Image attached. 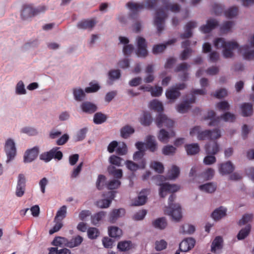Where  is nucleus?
<instances>
[{
	"label": "nucleus",
	"mask_w": 254,
	"mask_h": 254,
	"mask_svg": "<svg viewBox=\"0 0 254 254\" xmlns=\"http://www.w3.org/2000/svg\"><path fill=\"white\" fill-rule=\"evenodd\" d=\"M155 122L159 128L165 127L169 129L172 128L174 125V122L172 120L162 113H159L156 116Z\"/></svg>",
	"instance_id": "0eeeda50"
},
{
	"label": "nucleus",
	"mask_w": 254,
	"mask_h": 254,
	"mask_svg": "<svg viewBox=\"0 0 254 254\" xmlns=\"http://www.w3.org/2000/svg\"><path fill=\"white\" fill-rule=\"evenodd\" d=\"M185 148L187 154L190 155H195L200 151L199 146L197 143L186 144Z\"/></svg>",
	"instance_id": "cd10ccee"
},
{
	"label": "nucleus",
	"mask_w": 254,
	"mask_h": 254,
	"mask_svg": "<svg viewBox=\"0 0 254 254\" xmlns=\"http://www.w3.org/2000/svg\"><path fill=\"white\" fill-rule=\"evenodd\" d=\"M234 169V166L230 161L221 164L219 167V172L222 175L231 174Z\"/></svg>",
	"instance_id": "412c9836"
},
{
	"label": "nucleus",
	"mask_w": 254,
	"mask_h": 254,
	"mask_svg": "<svg viewBox=\"0 0 254 254\" xmlns=\"http://www.w3.org/2000/svg\"><path fill=\"white\" fill-rule=\"evenodd\" d=\"M167 17V15L162 8L157 10L154 23L159 33H161L164 30V21Z\"/></svg>",
	"instance_id": "39448f33"
},
{
	"label": "nucleus",
	"mask_w": 254,
	"mask_h": 254,
	"mask_svg": "<svg viewBox=\"0 0 254 254\" xmlns=\"http://www.w3.org/2000/svg\"><path fill=\"white\" fill-rule=\"evenodd\" d=\"M251 226L250 224L246 225L244 228L241 229L237 235L238 240L245 239L251 232Z\"/></svg>",
	"instance_id": "4c0bfd02"
},
{
	"label": "nucleus",
	"mask_w": 254,
	"mask_h": 254,
	"mask_svg": "<svg viewBox=\"0 0 254 254\" xmlns=\"http://www.w3.org/2000/svg\"><path fill=\"white\" fill-rule=\"evenodd\" d=\"M121 184V182L118 179H113L110 180L107 184V187L109 190H114L118 189Z\"/></svg>",
	"instance_id": "4d7b16f0"
},
{
	"label": "nucleus",
	"mask_w": 254,
	"mask_h": 254,
	"mask_svg": "<svg viewBox=\"0 0 254 254\" xmlns=\"http://www.w3.org/2000/svg\"><path fill=\"white\" fill-rule=\"evenodd\" d=\"M145 147L151 152H155L157 149V143L154 136L149 135L145 140Z\"/></svg>",
	"instance_id": "aec40b11"
},
{
	"label": "nucleus",
	"mask_w": 254,
	"mask_h": 254,
	"mask_svg": "<svg viewBox=\"0 0 254 254\" xmlns=\"http://www.w3.org/2000/svg\"><path fill=\"white\" fill-rule=\"evenodd\" d=\"M163 3L166 9H170L172 12H178L180 11V6L178 4H169L166 1V0H163Z\"/></svg>",
	"instance_id": "5fc2aeb1"
},
{
	"label": "nucleus",
	"mask_w": 254,
	"mask_h": 254,
	"mask_svg": "<svg viewBox=\"0 0 254 254\" xmlns=\"http://www.w3.org/2000/svg\"><path fill=\"white\" fill-rule=\"evenodd\" d=\"M180 173L179 168L176 165H173L168 171L167 177L170 180L175 179L179 176Z\"/></svg>",
	"instance_id": "37998d69"
},
{
	"label": "nucleus",
	"mask_w": 254,
	"mask_h": 254,
	"mask_svg": "<svg viewBox=\"0 0 254 254\" xmlns=\"http://www.w3.org/2000/svg\"><path fill=\"white\" fill-rule=\"evenodd\" d=\"M125 210L124 208L114 209L110 214L109 221L112 223H115L118 218L124 216Z\"/></svg>",
	"instance_id": "393cba45"
},
{
	"label": "nucleus",
	"mask_w": 254,
	"mask_h": 254,
	"mask_svg": "<svg viewBox=\"0 0 254 254\" xmlns=\"http://www.w3.org/2000/svg\"><path fill=\"white\" fill-rule=\"evenodd\" d=\"M218 25V21L214 19H210L206 24L200 27V30L204 33H208Z\"/></svg>",
	"instance_id": "a211bd4d"
},
{
	"label": "nucleus",
	"mask_w": 254,
	"mask_h": 254,
	"mask_svg": "<svg viewBox=\"0 0 254 254\" xmlns=\"http://www.w3.org/2000/svg\"><path fill=\"white\" fill-rule=\"evenodd\" d=\"M108 171L109 174L112 175L118 180L122 178L123 177V172L121 169H117L113 166H110L108 168Z\"/></svg>",
	"instance_id": "a18cd8bd"
},
{
	"label": "nucleus",
	"mask_w": 254,
	"mask_h": 254,
	"mask_svg": "<svg viewBox=\"0 0 254 254\" xmlns=\"http://www.w3.org/2000/svg\"><path fill=\"white\" fill-rule=\"evenodd\" d=\"M63 153L58 150V148H53L48 152L42 153L39 159H62Z\"/></svg>",
	"instance_id": "4468645a"
},
{
	"label": "nucleus",
	"mask_w": 254,
	"mask_h": 254,
	"mask_svg": "<svg viewBox=\"0 0 254 254\" xmlns=\"http://www.w3.org/2000/svg\"><path fill=\"white\" fill-rule=\"evenodd\" d=\"M87 132V128L84 127L80 129L76 135V141H79L84 139Z\"/></svg>",
	"instance_id": "69168bd1"
},
{
	"label": "nucleus",
	"mask_w": 254,
	"mask_h": 254,
	"mask_svg": "<svg viewBox=\"0 0 254 254\" xmlns=\"http://www.w3.org/2000/svg\"><path fill=\"white\" fill-rule=\"evenodd\" d=\"M134 132V128L129 125L123 127L120 130L121 136L122 138H127Z\"/></svg>",
	"instance_id": "e433bc0d"
},
{
	"label": "nucleus",
	"mask_w": 254,
	"mask_h": 254,
	"mask_svg": "<svg viewBox=\"0 0 254 254\" xmlns=\"http://www.w3.org/2000/svg\"><path fill=\"white\" fill-rule=\"evenodd\" d=\"M184 233L191 234L195 231V227L192 225L186 224L182 226Z\"/></svg>",
	"instance_id": "338daca9"
},
{
	"label": "nucleus",
	"mask_w": 254,
	"mask_h": 254,
	"mask_svg": "<svg viewBox=\"0 0 254 254\" xmlns=\"http://www.w3.org/2000/svg\"><path fill=\"white\" fill-rule=\"evenodd\" d=\"M216 107L221 111L229 110L230 109V105L228 102L226 101L218 102L216 104Z\"/></svg>",
	"instance_id": "774afa93"
},
{
	"label": "nucleus",
	"mask_w": 254,
	"mask_h": 254,
	"mask_svg": "<svg viewBox=\"0 0 254 254\" xmlns=\"http://www.w3.org/2000/svg\"><path fill=\"white\" fill-rule=\"evenodd\" d=\"M223 240L221 237L217 236L213 240L211 245V251L215 252L216 249H221L222 248Z\"/></svg>",
	"instance_id": "8fccbe9b"
},
{
	"label": "nucleus",
	"mask_w": 254,
	"mask_h": 254,
	"mask_svg": "<svg viewBox=\"0 0 254 254\" xmlns=\"http://www.w3.org/2000/svg\"><path fill=\"white\" fill-rule=\"evenodd\" d=\"M106 181V177L103 175H99L96 181L97 188L101 190L103 189Z\"/></svg>",
	"instance_id": "052dcab7"
},
{
	"label": "nucleus",
	"mask_w": 254,
	"mask_h": 254,
	"mask_svg": "<svg viewBox=\"0 0 254 254\" xmlns=\"http://www.w3.org/2000/svg\"><path fill=\"white\" fill-rule=\"evenodd\" d=\"M195 99L193 96L190 100L185 101L177 106V110L180 113L187 112L190 108V104L195 102Z\"/></svg>",
	"instance_id": "5701e85b"
},
{
	"label": "nucleus",
	"mask_w": 254,
	"mask_h": 254,
	"mask_svg": "<svg viewBox=\"0 0 254 254\" xmlns=\"http://www.w3.org/2000/svg\"><path fill=\"white\" fill-rule=\"evenodd\" d=\"M4 150L7 155V159H13L16 154V149L14 141L11 139H8L5 143Z\"/></svg>",
	"instance_id": "f8f14e48"
},
{
	"label": "nucleus",
	"mask_w": 254,
	"mask_h": 254,
	"mask_svg": "<svg viewBox=\"0 0 254 254\" xmlns=\"http://www.w3.org/2000/svg\"><path fill=\"white\" fill-rule=\"evenodd\" d=\"M175 135V132L171 130L170 132L167 131L165 129H161L157 135L158 140L163 143H167L171 137Z\"/></svg>",
	"instance_id": "f3484780"
},
{
	"label": "nucleus",
	"mask_w": 254,
	"mask_h": 254,
	"mask_svg": "<svg viewBox=\"0 0 254 254\" xmlns=\"http://www.w3.org/2000/svg\"><path fill=\"white\" fill-rule=\"evenodd\" d=\"M157 3V0H146L145 3H136L132 1L128 2L126 5L130 10L129 16L131 19L138 17L139 12L144 8L150 9L153 8Z\"/></svg>",
	"instance_id": "f03ea898"
},
{
	"label": "nucleus",
	"mask_w": 254,
	"mask_h": 254,
	"mask_svg": "<svg viewBox=\"0 0 254 254\" xmlns=\"http://www.w3.org/2000/svg\"><path fill=\"white\" fill-rule=\"evenodd\" d=\"M137 50L136 55L138 57L145 58L148 55L147 50V43L145 39L141 37H138L136 39Z\"/></svg>",
	"instance_id": "1a4fd4ad"
},
{
	"label": "nucleus",
	"mask_w": 254,
	"mask_h": 254,
	"mask_svg": "<svg viewBox=\"0 0 254 254\" xmlns=\"http://www.w3.org/2000/svg\"><path fill=\"white\" fill-rule=\"evenodd\" d=\"M197 26V23L195 21H190L187 23L185 26V32L184 33L181 34L180 37L182 39L189 38L192 36L191 30Z\"/></svg>",
	"instance_id": "4be33fe9"
},
{
	"label": "nucleus",
	"mask_w": 254,
	"mask_h": 254,
	"mask_svg": "<svg viewBox=\"0 0 254 254\" xmlns=\"http://www.w3.org/2000/svg\"><path fill=\"white\" fill-rule=\"evenodd\" d=\"M176 148L173 145H168L162 148V153L165 155H173L176 151Z\"/></svg>",
	"instance_id": "6e6d98bb"
},
{
	"label": "nucleus",
	"mask_w": 254,
	"mask_h": 254,
	"mask_svg": "<svg viewBox=\"0 0 254 254\" xmlns=\"http://www.w3.org/2000/svg\"><path fill=\"white\" fill-rule=\"evenodd\" d=\"M226 208L223 206H220L212 212L211 217L215 221L219 220L226 215Z\"/></svg>",
	"instance_id": "b1692460"
},
{
	"label": "nucleus",
	"mask_w": 254,
	"mask_h": 254,
	"mask_svg": "<svg viewBox=\"0 0 254 254\" xmlns=\"http://www.w3.org/2000/svg\"><path fill=\"white\" fill-rule=\"evenodd\" d=\"M214 175V170L213 169L210 168H208L202 173V176L204 179L206 180H209L213 177Z\"/></svg>",
	"instance_id": "680f3d73"
},
{
	"label": "nucleus",
	"mask_w": 254,
	"mask_h": 254,
	"mask_svg": "<svg viewBox=\"0 0 254 254\" xmlns=\"http://www.w3.org/2000/svg\"><path fill=\"white\" fill-rule=\"evenodd\" d=\"M83 241V238L79 235H77L73 237L70 240H68L67 247L69 248L77 247L82 243Z\"/></svg>",
	"instance_id": "c9c22d12"
},
{
	"label": "nucleus",
	"mask_w": 254,
	"mask_h": 254,
	"mask_svg": "<svg viewBox=\"0 0 254 254\" xmlns=\"http://www.w3.org/2000/svg\"><path fill=\"white\" fill-rule=\"evenodd\" d=\"M152 122V118L148 112H144L140 120L141 124L144 126H149Z\"/></svg>",
	"instance_id": "603ef678"
},
{
	"label": "nucleus",
	"mask_w": 254,
	"mask_h": 254,
	"mask_svg": "<svg viewBox=\"0 0 254 254\" xmlns=\"http://www.w3.org/2000/svg\"><path fill=\"white\" fill-rule=\"evenodd\" d=\"M46 9L47 8L44 5L34 8L32 4H24L21 10V17L22 19L26 20L41 12H45Z\"/></svg>",
	"instance_id": "20e7f679"
},
{
	"label": "nucleus",
	"mask_w": 254,
	"mask_h": 254,
	"mask_svg": "<svg viewBox=\"0 0 254 254\" xmlns=\"http://www.w3.org/2000/svg\"><path fill=\"white\" fill-rule=\"evenodd\" d=\"M108 234L112 238H120L122 235V230L117 226H110L108 227Z\"/></svg>",
	"instance_id": "f704fd0d"
},
{
	"label": "nucleus",
	"mask_w": 254,
	"mask_h": 254,
	"mask_svg": "<svg viewBox=\"0 0 254 254\" xmlns=\"http://www.w3.org/2000/svg\"><path fill=\"white\" fill-rule=\"evenodd\" d=\"M127 152V146L124 142L118 143V147L116 148V153L119 156L126 155Z\"/></svg>",
	"instance_id": "3c124183"
},
{
	"label": "nucleus",
	"mask_w": 254,
	"mask_h": 254,
	"mask_svg": "<svg viewBox=\"0 0 254 254\" xmlns=\"http://www.w3.org/2000/svg\"><path fill=\"white\" fill-rule=\"evenodd\" d=\"M166 211L172 219L176 221H179L182 218V212L181 206L178 204L170 207L166 208Z\"/></svg>",
	"instance_id": "ddd939ff"
},
{
	"label": "nucleus",
	"mask_w": 254,
	"mask_h": 254,
	"mask_svg": "<svg viewBox=\"0 0 254 254\" xmlns=\"http://www.w3.org/2000/svg\"><path fill=\"white\" fill-rule=\"evenodd\" d=\"M234 23L232 21L225 22L220 27V31L222 33H227L230 30Z\"/></svg>",
	"instance_id": "0e129e2a"
},
{
	"label": "nucleus",
	"mask_w": 254,
	"mask_h": 254,
	"mask_svg": "<svg viewBox=\"0 0 254 254\" xmlns=\"http://www.w3.org/2000/svg\"><path fill=\"white\" fill-rule=\"evenodd\" d=\"M243 117L251 116L253 113V105L250 103H244L240 107Z\"/></svg>",
	"instance_id": "bb28decb"
},
{
	"label": "nucleus",
	"mask_w": 254,
	"mask_h": 254,
	"mask_svg": "<svg viewBox=\"0 0 254 254\" xmlns=\"http://www.w3.org/2000/svg\"><path fill=\"white\" fill-rule=\"evenodd\" d=\"M253 215L252 214H245L242 218L239 221L238 224L240 226H242L248 222H250L253 218Z\"/></svg>",
	"instance_id": "e2e57ef3"
},
{
	"label": "nucleus",
	"mask_w": 254,
	"mask_h": 254,
	"mask_svg": "<svg viewBox=\"0 0 254 254\" xmlns=\"http://www.w3.org/2000/svg\"><path fill=\"white\" fill-rule=\"evenodd\" d=\"M39 153V148L35 146L32 148L27 149L24 154V159H36Z\"/></svg>",
	"instance_id": "c756f323"
},
{
	"label": "nucleus",
	"mask_w": 254,
	"mask_h": 254,
	"mask_svg": "<svg viewBox=\"0 0 254 254\" xmlns=\"http://www.w3.org/2000/svg\"><path fill=\"white\" fill-rule=\"evenodd\" d=\"M105 215V212L101 211L91 216V221L92 224L94 225H96L98 224L99 222L102 219Z\"/></svg>",
	"instance_id": "49530a36"
},
{
	"label": "nucleus",
	"mask_w": 254,
	"mask_h": 254,
	"mask_svg": "<svg viewBox=\"0 0 254 254\" xmlns=\"http://www.w3.org/2000/svg\"><path fill=\"white\" fill-rule=\"evenodd\" d=\"M199 189L201 191L207 193H212L214 192L216 189V185L214 183H207L200 185Z\"/></svg>",
	"instance_id": "72a5a7b5"
},
{
	"label": "nucleus",
	"mask_w": 254,
	"mask_h": 254,
	"mask_svg": "<svg viewBox=\"0 0 254 254\" xmlns=\"http://www.w3.org/2000/svg\"><path fill=\"white\" fill-rule=\"evenodd\" d=\"M68 239L66 238L63 237H56L51 244L56 247H67Z\"/></svg>",
	"instance_id": "2f4dec72"
},
{
	"label": "nucleus",
	"mask_w": 254,
	"mask_h": 254,
	"mask_svg": "<svg viewBox=\"0 0 254 254\" xmlns=\"http://www.w3.org/2000/svg\"><path fill=\"white\" fill-rule=\"evenodd\" d=\"M155 250L157 251H161L165 249L167 246V242L164 240L156 241L155 243Z\"/></svg>",
	"instance_id": "bf43d9fd"
},
{
	"label": "nucleus",
	"mask_w": 254,
	"mask_h": 254,
	"mask_svg": "<svg viewBox=\"0 0 254 254\" xmlns=\"http://www.w3.org/2000/svg\"><path fill=\"white\" fill-rule=\"evenodd\" d=\"M206 156L204 159H216L215 155L219 151V146L217 142L207 143L205 145Z\"/></svg>",
	"instance_id": "6e6552de"
},
{
	"label": "nucleus",
	"mask_w": 254,
	"mask_h": 254,
	"mask_svg": "<svg viewBox=\"0 0 254 254\" xmlns=\"http://www.w3.org/2000/svg\"><path fill=\"white\" fill-rule=\"evenodd\" d=\"M96 22L93 19L83 20L78 23L77 26L79 29H91L95 25Z\"/></svg>",
	"instance_id": "7c9ffc66"
},
{
	"label": "nucleus",
	"mask_w": 254,
	"mask_h": 254,
	"mask_svg": "<svg viewBox=\"0 0 254 254\" xmlns=\"http://www.w3.org/2000/svg\"><path fill=\"white\" fill-rule=\"evenodd\" d=\"M195 244V241L192 238L184 239L179 245V250L181 252H187L192 249Z\"/></svg>",
	"instance_id": "2eb2a0df"
},
{
	"label": "nucleus",
	"mask_w": 254,
	"mask_h": 254,
	"mask_svg": "<svg viewBox=\"0 0 254 254\" xmlns=\"http://www.w3.org/2000/svg\"><path fill=\"white\" fill-rule=\"evenodd\" d=\"M80 108L83 112L89 114H91L97 110V106L90 102L85 101L80 105Z\"/></svg>",
	"instance_id": "6ab92c4d"
},
{
	"label": "nucleus",
	"mask_w": 254,
	"mask_h": 254,
	"mask_svg": "<svg viewBox=\"0 0 254 254\" xmlns=\"http://www.w3.org/2000/svg\"><path fill=\"white\" fill-rule=\"evenodd\" d=\"M249 46L245 45L241 47L239 50L240 51H245L243 53L244 58L246 60H251L254 59V50L249 51Z\"/></svg>",
	"instance_id": "ea45409f"
},
{
	"label": "nucleus",
	"mask_w": 254,
	"mask_h": 254,
	"mask_svg": "<svg viewBox=\"0 0 254 254\" xmlns=\"http://www.w3.org/2000/svg\"><path fill=\"white\" fill-rule=\"evenodd\" d=\"M160 186L159 189V195L161 197H164L167 193H172L168 198V206L170 207L171 206L177 205V204L173 203L176 196L174 192L178 191L180 187L175 184H170L168 183H162L158 184Z\"/></svg>",
	"instance_id": "7ed1b4c3"
},
{
	"label": "nucleus",
	"mask_w": 254,
	"mask_h": 254,
	"mask_svg": "<svg viewBox=\"0 0 254 254\" xmlns=\"http://www.w3.org/2000/svg\"><path fill=\"white\" fill-rule=\"evenodd\" d=\"M26 180L23 174H19L17 177L15 194L17 197H21L24 194L26 189Z\"/></svg>",
	"instance_id": "9d476101"
},
{
	"label": "nucleus",
	"mask_w": 254,
	"mask_h": 254,
	"mask_svg": "<svg viewBox=\"0 0 254 254\" xmlns=\"http://www.w3.org/2000/svg\"><path fill=\"white\" fill-rule=\"evenodd\" d=\"M214 46L216 49L223 48V55L225 58L233 57V50L238 49L239 44L235 41L226 42L223 38H217L214 41Z\"/></svg>",
	"instance_id": "f257e3e1"
},
{
	"label": "nucleus",
	"mask_w": 254,
	"mask_h": 254,
	"mask_svg": "<svg viewBox=\"0 0 254 254\" xmlns=\"http://www.w3.org/2000/svg\"><path fill=\"white\" fill-rule=\"evenodd\" d=\"M167 223L164 217H161L156 219L152 222L153 226L158 229L163 230L167 226Z\"/></svg>",
	"instance_id": "58836bf2"
},
{
	"label": "nucleus",
	"mask_w": 254,
	"mask_h": 254,
	"mask_svg": "<svg viewBox=\"0 0 254 254\" xmlns=\"http://www.w3.org/2000/svg\"><path fill=\"white\" fill-rule=\"evenodd\" d=\"M220 136V130L219 129H215L212 130H205L204 131H200L197 137L199 140H203L206 139L213 140L219 138Z\"/></svg>",
	"instance_id": "423d86ee"
},
{
	"label": "nucleus",
	"mask_w": 254,
	"mask_h": 254,
	"mask_svg": "<svg viewBox=\"0 0 254 254\" xmlns=\"http://www.w3.org/2000/svg\"><path fill=\"white\" fill-rule=\"evenodd\" d=\"M73 94L75 100L77 101H82L85 96L84 91L80 88H74L73 89Z\"/></svg>",
	"instance_id": "de8ad7c7"
},
{
	"label": "nucleus",
	"mask_w": 254,
	"mask_h": 254,
	"mask_svg": "<svg viewBox=\"0 0 254 254\" xmlns=\"http://www.w3.org/2000/svg\"><path fill=\"white\" fill-rule=\"evenodd\" d=\"M221 119H222L225 122H233L236 119V116L230 112H226L221 116L217 117L216 120L210 122L209 125L215 126L219 122Z\"/></svg>",
	"instance_id": "dca6fc26"
},
{
	"label": "nucleus",
	"mask_w": 254,
	"mask_h": 254,
	"mask_svg": "<svg viewBox=\"0 0 254 254\" xmlns=\"http://www.w3.org/2000/svg\"><path fill=\"white\" fill-rule=\"evenodd\" d=\"M134 248L131 241H122L118 243L117 248L120 252H127Z\"/></svg>",
	"instance_id": "a878e982"
},
{
	"label": "nucleus",
	"mask_w": 254,
	"mask_h": 254,
	"mask_svg": "<svg viewBox=\"0 0 254 254\" xmlns=\"http://www.w3.org/2000/svg\"><path fill=\"white\" fill-rule=\"evenodd\" d=\"M238 13V8L236 6H233L225 11V16L229 18L236 16Z\"/></svg>",
	"instance_id": "13d9d810"
},
{
	"label": "nucleus",
	"mask_w": 254,
	"mask_h": 254,
	"mask_svg": "<svg viewBox=\"0 0 254 254\" xmlns=\"http://www.w3.org/2000/svg\"><path fill=\"white\" fill-rule=\"evenodd\" d=\"M149 107L151 109L160 113L163 111V106L162 104L157 100H153L151 101L149 103Z\"/></svg>",
	"instance_id": "79ce46f5"
},
{
	"label": "nucleus",
	"mask_w": 254,
	"mask_h": 254,
	"mask_svg": "<svg viewBox=\"0 0 254 254\" xmlns=\"http://www.w3.org/2000/svg\"><path fill=\"white\" fill-rule=\"evenodd\" d=\"M100 235L99 230L95 227H89L87 230V235L91 240L96 239Z\"/></svg>",
	"instance_id": "864d4df0"
},
{
	"label": "nucleus",
	"mask_w": 254,
	"mask_h": 254,
	"mask_svg": "<svg viewBox=\"0 0 254 254\" xmlns=\"http://www.w3.org/2000/svg\"><path fill=\"white\" fill-rule=\"evenodd\" d=\"M181 95V93L173 87L167 89L166 92V96L167 99L174 101Z\"/></svg>",
	"instance_id": "c85d7f7f"
},
{
	"label": "nucleus",
	"mask_w": 254,
	"mask_h": 254,
	"mask_svg": "<svg viewBox=\"0 0 254 254\" xmlns=\"http://www.w3.org/2000/svg\"><path fill=\"white\" fill-rule=\"evenodd\" d=\"M66 206L63 205L58 210L55 217V221L62 220L66 217Z\"/></svg>",
	"instance_id": "09e8293b"
},
{
	"label": "nucleus",
	"mask_w": 254,
	"mask_h": 254,
	"mask_svg": "<svg viewBox=\"0 0 254 254\" xmlns=\"http://www.w3.org/2000/svg\"><path fill=\"white\" fill-rule=\"evenodd\" d=\"M107 116L101 112L95 113L93 117V122L96 125L101 124L107 120Z\"/></svg>",
	"instance_id": "c03bdc74"
},
{
	"label": "nucleus",
	"mask_w": 254,
	"mask_h": 254,
	"mask_svg": "<svg viewBox=\"0 0 254 254\" xmlns=\"http://www.w3.org/2000/svg\"><path fill=\"white\" fill-rule=\"evenodd\" d=\"M142 160V164H141V166H140L137 164H136L129 160H127V161L126 162V165L128 169H129V170H130L131 171H135L139 168H144L145 160Z\"/></svg>",
	"instance_id": "a19ab883"
},
{
	"label": "nucleus",
	"mask_w": 254,
	"mask_h": 254,
	"mask_svg": "<svg viewBox=\"0 0 254 254\" xmlns=\"http://www.w3.org/2000/svg\"><path fill=\"white\" fill-rule=\"evenodd\" d=\"M147 190H142L139 193L137 198L134 200L133 205L134 206H140L144 204L147 200L146 192Z\"/></svg>",
	"instance_id": "473e14b6"
},
{
	"label": "nucleus",
	"mask_w": 254,
	"mask_h": 254,
	"mask_svg": "<svg viewBox=\"0 0 254 254\" xmlns=\"http://www.w3.org/2000/svg\"><path fill=\"white\" fill-rule=\"evenodd\" d=\"M116 191L114 190H111L104 194L106 198L99 200L96 202V205L98 207L101 208H106L108 207L112 200L115 198Z\"/></svg>",
	"instance_id": "9b49d317"
}]
</instances>
